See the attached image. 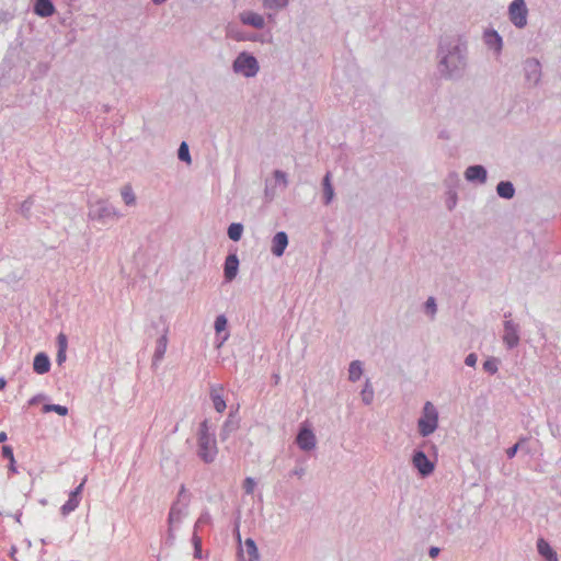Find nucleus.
Wrapping results in <instances>:
<instances>
[{"mask_svg": "<svg viewBox=\"0 0 561 561\" xmlns=\"http://www.w3.org/2000/svg\"><path fill=\"white\" fill-rule=\"evenodd\" d=\"M243 489L248 494L253 493L255 489V481L252 478H247L243 482Z\"/></svg>", "mask_w": 561, "mask_h": 561, "instance_id": "nucleus-30", "label": "nucleus"}, {"mask_svg": "<svg viewBox=\"0 0 561 561\" xmlns=\"http://www.w3.org/2000/svg\"><path fill=\"white\" fill-rule=\"evenodd\" d=\"M483 367L486 371L494 374L497 370V365L495 360H486L483 364Z\"/></svg>", "mask_w": 561, "mask_h": 561, "instance_id": "nucleus-34", "label": "nucleus"}, {"mask_svg": "<svg viewBox=\"0 0 561 561\" xmlns=\"http://www.w3.org/2000/svg\"><path fill=\"white\" fill-rule=\"evenodd\" d=\"M66 358V355L65 353L64 354H60V350L58 351V355H57V359L59 363H61L62 360H65Z\"/></svg>", "mask_w": 561, "mask_h": 561, "instance_id": "nucleus-42", "label": "nucleus"}, {"mask_svg": "<svg viewBox=\"0 0 561 561\" xmlns=\"http://www.w3.org/2000/svg\"><path fill=\"white\" fill-rule=\"evenodd\" d=\"M12 560H13V561H18L15 558H14V559H12Z\"/></svg>", "mask_w": 561, "mask_h": 561, "instance_id": "nucleus-49", "label": "nucleus"}, {"mask_svg": "<svg viewBox=\"0 0 561 561\" xmlns=\"http://www.w3.org/2000/svg\"><path fill=\"white\" fill-rule=\"evenodd\" d=\"M236 72H240L245 77H253L259 70L257 61L253 56L241 54L233 62Z\"/></svg>", "mask_w": 561, "mask_h": 561, "instance_id": "nucleus-3", "label": "nucleus"}, {"mask_svg": "<svg viewBox=\"0 0 561 561\" xmlns=\"http://www.w3.org/2000/svg\"><path fill=\"white\" fill-rule=\"evenodd\" d=\"M465 363H466V365L473 367L477 363V356L474 354H469L466 357Z\"/></svg>", "mask_w": 561, "mask_h": 561, "instance_id": "nucleus-38", "label": "nucleus"}, {"mask_svg": "<svg viewBox=\"0 0 561 561\" xmlns=\"http://www.w3.org/2000/svg\"><path fill=\"white\" fill-rule=\"evenodd\" d=\"M197 453L205 462H213L218 453L216 439L214 435L209 433L207 421H204L199 426Z\"/></svg>", "mask_w": 561, "mask_h": 561, "instance_id": "nucleus-1", "label": "nucleus"}, {"mask_svg": "<svg viewBox=\"0 0 561 561\" xmlns=\"http://www.w3.org/2000/svg\"><path fill=\"white\" fill-rule=\"evenodd\" d=\"M438 553H439V549H438V548H436V547H432V548L430 549V556H431L432 558L437 557V556H438Z\"/></svg>", "mask_w": 561, "mask_h": 561, "instance_id": "nucleus-41", "label": "nucleus"}, {"mask_svg": "<svg viewBox=\"0 0 561 561\" xmlns=\"http://www.w3.org/2000/svg\"><path fill=\"white\" fill-rule=\"evenodd\" d=\"M43 411L45 413L56 412V413H58L59 415H62V416L67 415V413H68V409L66 407L59 405V404H45L43 407Z\"/></svg>", "mask_w": 561, "mask_h": 561, "instance_id": "nucleus-25", "label": "nucleus"}, {"mask_svg": "<svg viewBox=\"0 0 561 561\" xmlns=\"http://www.w3.org/2000/svg\"><path fill=\"white\" fill-rule=\"evenodd\" d=\"M2 457L7 458L9 460V462H14V455H13L12 447L7 446V445L3 446L2 447Z\"/></svg>", "mask_w": 561, "mask_h": 561, "instance_id": "nucleus-31", "label": "nucleus"}, {"mask_svg": "<svg viewBox=\"0 0 561 561\" xmlns=\"http://www.w3.org/2000/svg\"><path fill=\"white\" fill-rule=\"evenodd\" d=\"M465 175L468 181L479 180L480 182H484L486 180V171L481 165L469 167Z\"/></svg>", "mask_w": 561, "mask_h": 561, "instance_id": "nucleus-13", "label": "nucleus"}, {"mask_svg": "<svg viewBox=\"0 0 561 561\" xmlns=\"http://www.w3.org/2000/svg\"><path fill=\"white\" fill-rule=\"evenodd\" d=\"M227 328V319L225 316H218L215 321V330L217 333L225 331Z\"/></svg>", "mask_w": 561, "mask_h": 561, "instance_id": "nucleus-27", "label": "nucleus"}, {"mask_svg": "<svg viewBox=\"0 0 561 561\" xmlns=\"http://www.w3.org/2000/svg\"><path fill=\"white\" fill-rule=\"evenodd\" d=\"M34 12L42 18H48L54 14L55 7L50 0H36Z\"/></svg>", "mask_w": 561, "mask_h": 561, "instance_id": "nucleus-10", "label": "nucleus"}, {"mask_svg": "<svg viewBox=\"0 0 561 561\" xmlns=\"http://www.w3.org/2000/svg\"><path fill=\"white\" fill-rule=\"evenodd\" d=\"M210 399L213 401V405L215 410L219 413H222L226 410V401L224 399V387L220 385L211 386L210 388Z\"/></svg>", "mask_w": 561, "mask_h": 561, "instance_id": "nucleus-7", "label": "nucleus"}, {"mask_svg": "<svg viewBox=\"0 0 561 561\" xmlns=\"http://www.w3.org/2000/svg\"><path fill=\"white\" fill-rule=\"evenodd\" d=\"M527 13L524 0H513L508 8L510 20L518 28L527 24Z\"/></svg>", "mask_w": 561, "mask_h": 561, "instance_id": "nucleus-4", "label": "nucleus"}, {"mask_svg": "<svg viewBox=\"0 0 561 561\" xmlns=\"http://www.w3.org/2000/svg\"><path fill=\"white\" fill-rule=\"evenodd\" d=\"M497 194L504 198H511L514 195V187L511 182H500L496 187Z\"/></svg>", "mask_w": 561, "mask_h": 561, "instance_id": "nucleus-16", "label": "nucleus"}, {"mask_svg": "<svg viewBox=\"0 0 561 561\" xmlns=\"http://www.w3.org/2000/svg\"><path fill=\"white\" fill-rule=\"evenodd\" d=\"M413 465L417 468L421 474L427 476L433 472L434 465L428 460L423 451H416L413 456Z\"/></svg>", "mask_w": 561, "mask_h": 561, "instance_id": "nucleus-6", "label": "nucleus"}, {"mask_svg": "<svg viewBox=\"0 0 561 561\" xmlns=\"http://www.w3.org/2000/svg\"><path fill=\"white\" fill-rule=\"evenodd\" d=\"M15 552H16V548H15V547H12V548H11V551H10V556H11V558H12V559H14V558H15V557H14V556H15Z\"/></svg>", "mask_w": 561, "mask_h": 561, "instance_id": "nucleus-46", "label": "nucleus"}, {"mask_svg": "<svg viewBox=\"0 0 561 561\" xmlns=\"http://www.w3.org/2000/svg\"><path fill=\"white\" fill-rule=\"evenodd\" d=\"M362 364L358 360L352 362L348 369L350 379L352 381L358 380L362 376Z\"/></svg>", "mask_w": 561, "mask_h": 561, "instance_id": "nucleus-20", "label": "nucleus"}, {"mask_svg": "<svg viewBox=\"0 0 561 561\" xmlns=\"http://www.w3.org/2000/svg\"><path fill=\"white\" fill-rule=\"evenodd\" d=\"M238 267H239V260H238L237 255L236 254L228 255L226 259L225 268H224L225 278L228 282H231L237 276Z\"/></svg>", "mask_w": 561, "mask_h": 561, "instance_id": "nucleus-8", "label": "nucleus"}, {"mask_svg": "<svg viewBox=\"0 0 561 561\" xmlns=\"http://www.w3.org/2000/svg\"><path fill=\"white\" fill-rule=\"evenodd\" d=\"M167 345H168V339L165 335H162L159 340H158V346H157V350H156V353H154V359L156 360H160L165 351H167Z\"/></svg>", "mask_w": 561, "mask_h": 561, "instance_id": "nucleus-23", "label": "nucleus"}, {"mask_svg": "<svg viewBox=\"0 0 561 561\" xmlns=\"http://www.w3.org/2000/svg\"><path fill=\"white\" fill-rule=\"evenodd\" d=\"M33 368H34L35 373L41 374V375L49 371L50 362H49L48 356L44 353H38L34 358Z\"/></svg>", "mask_w": 561, "mask_h": 561, "instance_id": "nucleus-11", "label": "nucleus"}, {"mask_svg": "<svg viewBox=\"0 0 561 561\" xmlns=\"http://www.w3.org/2000/svg\"><path fill=\"white\" fill-rule=\"evenodd\" d=\"M241 21L244 24H249L255 28H262L264 26V19L262 15L254 12H243L241 15Z\"/></svg>", "mask_w": 561, "mask_h": 561, "instance_id": "nucleus-12", "label": "nucleus"}, {"mask_svg": "<svg viewBox=\"0 0 561 561\" xmlns=\"http://www.w3.org/2000/svg\"><path fill=\"white\" fill-rule=\"evenodd\" d=\"M58 340V345H59V350H60V354H64L66 352V348H67V337L65 334L60 333L57 337Z\"/></svg>", "mask_w": 561, "mask_h": 561, "instance_id": "nucleus-33", "label": "nucleus"}, {"mask_svg": "<svg viewBox=\"0 0 561 561\" xmlns=\"http://www.w3.org/2000/svg\"><path fill=\"white\" fill-rule=\"evenodd\" d=\"M249 561H259V551L254 540L248 538L244 542Z\"/></svg>", "mask_w": 561, "mask_h": 561, "instance_id": "nucleus-17", "label": "nucleus"}, {"mask_svg": "<svg viewBox=\"0 0 561 561\" xmlns=\"http://www.w3.org/2000/svg\"><path fill=\"white\" fill-rule=\"evenodd\" d=\"M7 438H8L7 433L5 432H0V443L5 442Z\"/></svg>", "mask_w": 561, "mask_h": 561, "instance_id": "nucleus-43", "label": "nucleus"}, {"mask_svg": "<svg viewBox=\"0 0 561 561\" xmlns=\"http://www.w3.org/2000/svg\"><path fill=\"white\" fill-rule=\"evenodd\" d=\"M503 341L508 347L516 346L519 341L516 331L511 325H508V323L505 327V334L503 336Z\"/></svg>", "mask_w": 561, "mask_h": 561, "instance_id": "nucleus-15", "label": "nucleus"}, {"mask_svg": "<svg viewBox=\"0 0 561 561\" xmlns=\"http://www.w3.org/2000/svg\"><path fill=\"white\" fill-rule=\"evenodd\" d=\"M164 0H153L154 3H162Z\"/></svg>", "mask_w": 561, "mask_h": 561, "instance_id": "nucleus-47", "label": "nucleus"}, {"mask_svg": "<svg viewBox=\"0 0 561 561\" xmlns=\"http://www.w3.org/2000/svg\"><path fill=\"white\" fill-rule=\"evenodd\" d=\"M288 244L287 234L283 231L277 232L272 241V253L276 256H282Z\"/></svg>", "mask_w": 561, "mask_h": 561, "instance_id": "nucleus-9", "label": "nucleus"}, {"mask_svg": "<svg viewBox=\"0 0 561 561\" xmlns=\"http://www.w3.org/2000/svg\"><path fill=\"white\" fill-rule=\"evenodd\" d=\"M297 445L304 450H311L316 446V436L311 430L302 427L297 435Z\"/></svg>", "mask_w": 561, "mask_h": 561, "instance_id": "nucleus-5", "label": "nucleus"}, {"mask_svg": "<svg viewBox=\"0 0 561 561\" xmlns=\"http://www.w3.org/2000/svg\"><path fill=\"white\" fill-rule=\"evenodd\" d=\"M426 309L431 312L432 316L436 312V304H435V299L433 297H430L427 299Z\"/></svg>", "mask_w": 561, "mask_h": 561, "instance_id": "nucleus-35", "label": "nucleus"}, {"mask_svg": "<svg viewBox=\"0 0 561 561\" xmlns=\"http://www.w3.org/2000/svg\"><path fill=\"white\" fill-rule=\"evenodd\" d=\"M87 479L84 478L83 481L70 493L73 496L80 497V494L83 490V485L85 483Z\"/></svg>", "mask_w": 561, "mask_h": 561, "instance_id": "nucleus-37", "label": "nucleus"}, {"mask_svg": "<svg viewBox=\"0 0 561 561\" xmlns=\"http://www.w3.org/2000/svg\"><path fill=\"white\" fill-rule=\"evenodd\" d=\"M193 545H194V548H195V558H201L202 557V540L198 536L194 535L193 536Z\"/></svg>", "mask_w": 561, "mask_h": 561, "instance_id": "nucleus-28", "label": "nucleus"}, {"mask_svg": "<svg viewBox=\"0 0 561 561\" xmlns=\"http://www.w3.org/2000/svg\"><path fill=\"white\" fill-rule=\"evenodd\" d=\"M288 0H264V5L267 8H282L287 4Z\"/></svg>", "mask_w": 561, "mask_h": 561, "instance_id": "nucleus-29", "label": "nucleus"}, {"mask_svg": "<svg viewBox=\"0 0 561 561\" xmlns=\"http://www.w3.org/2000/svg\"><path fill=\"white\" fill-rule=\"evenodd\" d=\"M179 159L187 163H191V156L186 142H182L179 148Z\"/></svg>", "mask_w": 561, "mask_h": 561, "instance_id": "nucleus-26", "label": "nucleus"}, {"mask_svg": "<svg viewBox=\"0 0 561 561\" xmlns=\"http://www.w3.org/2000/svg\"><path fill=\"white\" fill-rule=\"evenodd\" d=\"M519 445L518 444H515L514 446L510 447L507 450H506V455L508 458H513L516 453H517V449H518Z\"/></svg>", "mask_w": 561, "mask_h": 561, "instance_id": "nucleus-40", "label": "nucleus"}, {"mask_svg": "<svg viewBox=\"0 0 561 561\" xmlns=\"http://www.w3.org/2000/svg\"><path fill=\"white\" fill-rule=\"evenodd\" d=\"M5 385H7L5 379L0 378V390L4 389V388H5Z\"/></svg>", "mask_w": 561, "mask_h": 561, "instance_id": "nucleus-44", "label": "nucleus"}, {"mask_svg": "<svg viewBox=\"0 0 561 561\" xmlns=\"http://www.w3.org/2000/svg\"><path fill=\"white\" fill-rule=\"evenodd\" d=\"M122 197L126 205H134L136 202V197L130 185H125L122 188Z\"/></svg>", "mask_w": 561, "mask_h": 561, "instance_id": "nucleus-24", "label": "nucleus"}, {"mask_svg": "<svg viewBox=\"0 0 561 561\" xmlns=\"http://www.w3.org/2000/svg\"><path fill=\"white\" fill-rule=\"evenodd\" d=\"M419 431L422 436H428L434 433L438 425V413L431 402H426L423 408V415L419 420Z\"/></svg>", "mask_w": 561, "mask_h": 561, "instance_id": "nucleus-2", "label": "nucleus"}, {"mask_svg": "<svg viewBox=\"0 0 561 561\" xmlns=\"http://www.w3.org/2000/svg\"><path fill=\"white\" fill-rule=\"evenodd\" d=\"M9 469L12 471V472H15L16 469H15V461L14 462H10L9 465Z\"/></svg>", "mask_w": 561, "mask_h": 561, "instance_id": "nucleus-45", "label": "nucleus"}, {"mask_svg": "<svg viewBox=\"0 0 561 561\" xmlns=\"http://www.w3.org/2000/svg\"><path fill=\"white\" fill-rule=\"evenodd\" d=\"M362 394H363V400L366 403H369L373 400V389L368 390L367 388H365L363 390Z\"/></svg>", "mask_w": 561, "mask_h": 561, "instance_id": "nucleus-36", "label": "nucleus"}, {"mask_svg": "<svg viewBox=\"0 0 561 561\" xmlns=\"http://www.w3.org/2000/svg\"><path fill=\"white\" fill-rule=\"evenodd\" d=\"M485 42L490 46H494V48L499 51L502 47V38L496 32H486L485 33Z\"/></svg>", "mask_w": 561, "mask_h": 561, "instance_id": "nucleus-18", "label": "nucleus"}, {"mask_svg": "<svg viewBox=\"0 0 561 561\" xmlns=\"http://www.w3.org/2000/svg\"><path fill=\"white\" fill-rule=\"evenodd\" d=\"M330 178V173H327L323 180L325 204H329L333 198V187L331 185Z\"/></svg>", "mask_w": 561, "mask_h": 561, "instance_id": "nucleus-21", "label": "nucleus"}, {"mask_svg": "<svg viewBox=\"0 0 561 561\" xmlns=\"http://www.w3.org/2000/svg\"><path fill=\"white\" fill-rule=\"evenodd\" d=\"M443 64L447 66V57L443 59Z\"/></svg>", "mask_w": 561, "mask_h": 561, "instance_id": "nucleus-48", "label": "nucleus"}, {"mask_svg": "<svg viewBox=\"0 0 561 561\" xmlns=\"http://www.w3.org/2000/svg\"><path fill=\"white\" fill-rule=\"evenodd\" d=\"M539 553L548 561H558L557 553L545 539H539L537 542Z\"/></svg>", "mask_w": 561, "mask_h": 561, "instance_id": "nucleus-14", "label": "nucleus"}, {"mask_svg": "<svg viewBox=\"0 0 561 561\" xmlns=\"http://www.w3.org/2000/svg\"><path fill=\"white\" fill-rule=\"evenodd\" d=\"M181 518V512L176 511V508L173 506L171 507L170 514H169V523L173 524L174 522H179Z\"/></svg>", "mask_w": 561, "mask_h": 561, "instance_id": "nucleus-32", "label": "nucleus"}, {"mask_svg": "<svg viewBox=\"0 0 561 561\" xmlns=\"http://www.w3.org/2000/svg\"><path fill=\"white\" fill-rule=\"evenodd\" d=\"M243 231L241 224H231L228 228V236L233 241H239Z\"/></svg>", "mask_w": 561, "mask_h": 561, "instance_id": "nucleus-22", "label": "nucleus"}, {"mask_svg": "<svg viewBox=\"0 0 561 561\" xmlns=\"http://www.w3.org/2000/svg\"><path fill=\"white\" fill-rule=\"evenodd\" d=\"M79 503H80V497H77V496H73L70 494L68 501L61 507L62 514L66 515V514H69L70 512L75 511L79 506Z\"/></svg>", "mask_w": 561, "mask_h": 561, "instance_id": "nucleus-19", "label": "nucleus"}, {"mask_svg": "<svg viewBox=\"0 0 561 561\" xmlns=\"http://www.w3.org/2000/svg\"><path fill=\"white\" fill-rule=\"evenodd\" d=\"M274 176L277 181H282L285 185L287 184L286 174L282 171H275Z\"/></svg>", "mask_w": 561, "mask_h": 561, "instance_id": "nucleus-39", "label": "nucleus"}]
</instances>
